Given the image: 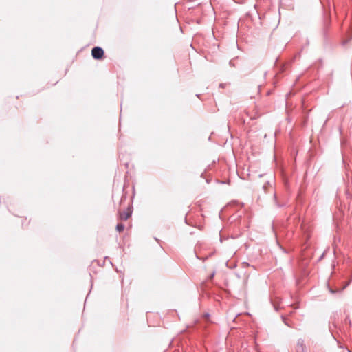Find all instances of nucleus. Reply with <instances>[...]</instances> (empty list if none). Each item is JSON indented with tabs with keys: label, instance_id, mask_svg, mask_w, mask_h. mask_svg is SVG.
<instances>
[{
	"label": "nucleus",
	"instance_id": "obj_8",
	"mask_svg": "<svg viewBox=\"0 0 352 352\" xmlns=\"http://www.w3.org/2000/svg\"><path fill=\"white\" fill-rule=\"evenodd\" d=\"M276 205H277V206H278V207H281V206H283L282 205H279L278 203H276Z\"/></svg>",
	"mask_w": 352,
	"mask_h": 352
},
{
	"label": "nucleus",
	"instance_id": "obj_5",
	"mask_svg": "<svg viewBox=\"0 0 352 352\" xmlns=\"http://www.w3.org/2000/svg\"><path fill=\"white\" fill-rule=\"evenodd\" d=\"M282 318V320L283 321V322L287 325V326H289L290 327L289 324L288 323V321L287 320L286 318L284 316H281Z\"/></svg>",
	"mask_w": 352,
	"mask_h": 352
},
{
	"label": "nucleus",
	"instance_id": "obj_9",
	"mask_svg": "<svg viewBox=\"0 0 352 352\" xmlns=\"http://www.w3.org/2000/svg\"><path fill=\"white\" fill-rule=\"evenodd\" d=\"M263 188L264 189H265V188H266V185L265 184V185L263 186Z\"/></svg>",
	"mask_w": 352,
	"mask_h": 352
},
{
	"label": "nucleus",
	"instance_id": "obj_1",
	"mask_svg": "<svg viewBox=\"0 0 352 352\" xmlns=\"http://www.w3.org/2000/svg\"><path fill=\"white\" fill-rule=\"evenodd\" d=\"M104 50L102 47L96 46L92 48L91 55L94 59L100 60L104 56Z\"/></svg>",
	"mask_w": 352,
	"mask_h": 352
},
{
	"label": "nucleus",
	"instance_id": "obj_3",
	"mask_svg": "<svg viewBox=\"0 0 352 352\" xmlns=\"http://www.w3.org/2000/svg\"><path fill=\"white\" fill-rule=\"evenodd\" d=\"M297 346L298 347H300L302 351H305V346L304 344V340L300 338L298 340Z\"/></svg>",
	"mask_w": 352,
	"mask_h": 352
},
{
	"label": "nucleus",
	"instance_id": "obj_7",
	"mask_svg": "<svg viewBox=\"0 0 352 352\" xmlns=\"http://www.w3.org/2000/svg\"><path fill=\"white\" fill-rule=\"evenodd\" d=\"M274 197L275 201H276V195L275 193L274 194Z\"/></svg>",
	"mask_w": 352,
	"mask_h": 352
},
{
	"label": "nucleus",
	"instance_id": "obj_2",
	"mask_svg": "<svg viewBox=\"0 0 352 352\" xmlns=\"http://www.w3.org/2000/svg\"><path fill=\"white\" fill-rule=\"evenodd\" d=\"M132 214V210L129 208L126 211L119 212V218L122 221L127 220Z\"/></svg>",
	"mask_w": 352,
	"mask_h": 352
},
{
	"label": "nucleus",
	"instance_id": "obj_4",
	"mask_svg": "<svg viewBox=\"0 0 352 352\" xmlns=\"http://www.w3.org/2000/svg\"><path fill=\"white\" fill-rule=\"evenodd\" d=\"M124 225L122 224V223H118L117 226H116V230L119 232H122L124 230Z\"/></svg>",
	"mask_w": 352,
	"mask_h": 352
},
{
	"label": "nucleus",
	"instance_id": "obj_6",
	"mask_svg": "<svg viewBox=\"0 0 352 352\" xmlns=\"http://www.w3.org/2000/svg\"><path fill=\"white\" fill-rule=\"evenodd\" d=\"M329 291H330V292H331V293H332V294H334V293H335V291H334V290H333V289H329Z\"/></svg>",
	"mask_w": 352,
	"mask_h": 352
}]
</instances>
